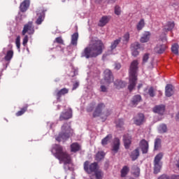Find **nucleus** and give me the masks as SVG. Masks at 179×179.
Wrapping results in <instances>:
<instances>
[{
  "label": "nucleus",
  "mask_w": 179,
  "mask_h": 179,
  "mask_svg": "<svg viewBox=\"0 0 179 179\" xmlns=\"http://www.w3.org/2000/svg\"><path fill=\"white\" fill-rule=\"evenodd\" d=\"M118 149H120V139L115 138L112 145V151L113 153H117V152H118Z\"/></svg>",
  "instance_id": "6ab92c4d"
},
{
  "label": "nucleus",
  "mask_w": 179,
  "mask_h": 179,
  "mask_svg": "<svg viewBox=\"0 0 179 179\" xmlns=\"http://www.w3.org/2000/svg\"><path fill=\"white\" fill-rule=\"evenodd\" d=\"M134 122L136 124V125H142V124L145 122V115H143L142 113L138 114L134 117Z\"/></svg>",
  "instance_id": "ddd939ff"
},
{
  "label": "nucleus",
  "mask_w": 179,
  "mask_h": 179,
  "mask_svg": "<svg viewBox=\"0 0 179 179\" xmlns=\"http://www.w3.org/2000/svg\"><path fill=\"white\" fill-rule=\"evenodd\" d=\"M52 153L59 160L60 164L64 163L65 170H69V164L71 163V156L62 150V147L55 145L52 148Z\"/></svg>",
  "instance_id": "f03ea898"
},
{
  "label": "nucleus",
  "mask_w": 179,
  "mask_h": 179,
  "mask_svg": "<svg viewBox=\"0 0 179 179\" xmlns=\"http://www.w3.org/2000/svg\"><path fill=\"white\" fill-rule=\"evenodd\" d=\"M158 179H170V178L167 175H162L160 177H159Z\"/></svg>",
  "instance_id": "864d4df0"
},
{
  "label": "nucleus",
  "mask_w": 179,
  "mask_h": 179,
  "mask_svg": "<svg viewBox=\"0 0 179 179\" xmlns=\"http://www.w3.org/2000/svg\"><path fill=\"white\" fill-rule=\"evenodd\" d=\"M149 59V54L146 53L144 55L143 57V62H148V60Z\"/></svg>",
  "instance_id": "3c124183"
},
{
  "label": "nucleus",
  "mask_w": 179,
  "mask_h": 179,
  "mask_svg": "<svg viewBox=\"0 0 179 179\" xmlns=\"http://www.w3.org/2000/svg\"><path fill=\"white\" fill-rule=\"evenodd\" d=\"M123 141L124 143V146L126 149H128L129 148V145H131V137L129 135H125L123 137Z\"/></svg>",
  "instance_id": "b1692460"
},
{
  "label": "nucleus",
  "mask_w": 179,
  "mask_h": 179,
  "mask_svg": "<svg viewBox=\"0 0 179 179\" xmlns=\"http://www.w3.org/2000/svg\"><path fill=\"white\" fill-rule=\"evenodd\" d=\"M103 48H104V44L101 40H93L90 42L89 46L85 48L81 57H85V58L97 57L103 52Z\"/></svg>",
  "instance_id": "f257e3e1"
},
{
  "label": "nucleus",
  "mask_w": 179,
  "mask_h": 179,
  "mask_svg": "<svg viewBox=\"0 0 179 179\" xmlns=\"http://www.w3.org/2000/svg\"><path fill=\"white\" fill-rule=\"evenodd\" d=\"M162 159H163V152H160L155 156L154 159L155 174H157L160 173V170H162V166H163V163L162 162Z\"/></svg>",
  "instance_id": "423d86ee"
},
{
  "label": "nucleus",
  "mask_w": 179,
  "mask_h": 179,
  "mask_svg": "<svg viewBox=\"0 0 179 179\" xmlns=\"http://www.w3.org/2000/svg\"><path fill=\"white\" fill-rule=\"evenodd\" d=\"M115 85L117 89H121L122 87H125V86H127V83L122 80H117L115 82Z\"/></svg>",
  "instance_id": "cd10ccee"
},
{
  "label": "nucleus",
  "mask_w": 179,
  "mask_h": 179,
  "mask_svg": "<svg viewBox=\"0 0 179 179\" xmlns=\"http://www.w3.org/2000/svg\"><path fill=\"white\" fill-rule=\"evenodd\" d=\"M0 78H1V75H0Z\"/></svg>",
  "instance_id": "680f3d73"
},
{
  "label": "nucleus",
  "mask_w": 179,
  "mask_h": 179,
  "mask_svg": "<svg viewBox=\"0 0 179 179\" xmlns=\"http://www.w3.org/2000/svg\"><path fill=\"white\" fill-rule=\"evenodd\" d=\"M103 73L104 78L103 80L101 81V85H110V83L114 82V77H113L111 71L106 69L104 71Z\"/></svg>",
  "instance_id": "6e6552de"
},
{
  "label": "nucleus",
  "mask_w": 179,
  "mask_h": 179,
  "mask_svg": "<svg viewBox=\"0 0 179 179\" xmlns=\"http://www.w3.org/2000/svg\"><path fill=\"white\" fill-rule=\"evenodd\" d=\"M160 41H162V43H166L167 41V38L166 37V34L162 35V36H160L159 38Z\"/></svg>",
  "instance_id": "8fccbe9b"
},
{
  "label": "nucleus",
  "mask_w": 179,
  "mask_h": 179,
  "mask_svg": "<svg viewBox=\"0 0 179 179\" xmlns=\"http://www.w3.org/2000/svg\"><path fill=\"white\" fill-rule=\"evenodd\" d=\"M133 174L135 177H139V174H141V169L137 166H134L133 168Z\"/></svg>",
  "instance_id": "ea45409f"
},
{
  "label": "nucleus",
  "mask_w": 179,
  "mask_h": 179,
  "mask_svg": "<svg viewBox=\"0 0 179 179\" xmlns=\"http://www.w3.org/2000/svg\"><path fill=\"white\" fill-rule=\"evenodd\" d=\"M28 42H29V36H27V35H26L24 37L23 42H22V45H24V47H26V45H27Z\"/></svg>",
  "instance_id": "49530a36"
},
{
  "label": "nucleus",
  "mask_w": 179,
  "mask_h": 179,
  "mask_svg": "<svg viewBox=\"0 0 179 179\" xmlns=\"http://www.w3.org/2000/svg\"><path fill=\"white\" fill-rule=\"evenodd\" d=\"M166 110V107L164 105L157 106L153 108L154 113L159 114V115H163L164 111Z\"/></svg>",
  "instance_id": "f3484780"
},
{
  "label": "nucleus",
  "mask_w": 179,
  "mask_h": 179,
  "mask_svg": "<svg viewBox=\"0 0 179 179\" xmlns=\"http://www.w3.org/2000/svg\"><path fill=\"white\" fill-rule=\"evenodd\" d=\"M120 173L121 177H127L128 173H129V167H128L127 166H123V168L120 171Z\"/></svg>",
  "instance_id": "c85d7f7f"
},
{
  "label": "nucleus",
  "mask_w": 179,
  "mask_h": 179,
  "mask_svg": "<svg viewBox=\"0 0 179 179\" xmlns=\"http://www.w3.org/2000/svg\"><path fill=\"white\" fill-rule=\"evenodd\" d=\"M169 179H179V175L173 174V175L169 176Z\"/></svg>",
  "instance_id": "603ef678"
},
{
  "label": "nucleus",
  "mask_w": 179,
  "mask_h": 179,
  "mask_svg": "<svg viewBox=\"0 0 179 179\" xmlns=\"http://www.w3.org/2000/svg\"><path fill=\"white\" fill-rule=\"evenodd\" d=\"M104 156H106V154L104 153V152L103 151L99 152L96 155V160L97 162H100V160H102V159H104Z\"/></svg>",
  "instance_id": "c9c22d12"
},
{
  "label": "nucleus",
  "mask_w": 179,
  "mask_h": 179,
  "mask_svg": "<svg viewBox=\"0 0 179 179\" xmlns=\"http://www.w3.org/2000/svg\"><path fill=\"white\" fill-rule=\"evenodd\" d=\"M109 54H113V52H110Z\"/></svg>",
  "instance_id": "052dcab7"
},
{
  "label": "nucleus",
  "mask_w": 179,
  "mask_h": 179,
  "mask_svg": "<svg viewBox=\"0 0 179 179\" xmlns=\"http://www.w3.org/2000/svg\"><path fill=\"white\" fill-rule=\"evenodd\" d=\"M174 22H167L166 24L164 26V31H166V33H167V31H171V30L174 29Z\"/></svg>",
  "instance_id": "aec40b11"
},
{
  "label": "nucleus",
  "mask_w": 179,
  "mask_h": 179,
  "mask_svg": "<svg viewBox=\"0 0 179 179\" xmlns=\"http://www.w3.org/2000/svg\"><path fill=\"white\" fill-rule=\"evenodd\" d=\"M142 86H143V84H142V83L138 84V90H139L142 87Z\"/></svg>",
  "instance_id": "4d7b16f0"
},
{
  "label": "nucleus",
  "mask_w": 179,
  "mask_h": 179,
  "mask_svg": "<svg viewBox=\"0 0 179 179\" xmlns=\"http://www.w3.org/2000/svg\"><path fill=\"white\" fill-rule=\"evenodd\" d=\"M131 54L134 57H138L139 55V50L141 48V45L138 42H135L133 44H131Z\"/></svg>",
  "instance_id": "f8f14e48"
},
{
  "label": "nucleus",
  "mask_w": 179,
  "mask_h": 179,
  "mask_svg": "<svg viewBox=\"0 0 179 179\" xmlns=\"http://www.w3.org/2000/svg\"><path fill=\"white\" fill-rule=\"evenodd\" d=\"M115 13L117 15H121V8H120V6H116L115 7Z\"/></svg>",
  "instance_id": "a18cd8bd"
},
{
  "label": "nucleus",
  "mask_w": 179,
  "mask_h": 179,
  "mask_svg": "<svg viewBox=\"0 0 179 179\" xmlns=\"http://www.w3.org/2000/svg\"><path fill=\"white\" fill-rule=\"evenodd\" d=\"M8 48L10 50L7 51L6 56L4 57V59L6 61H10V59H12V58H13V50H12V48H13V45H12V44H9L8 45Z\"/></svg>",
  "instance_id": "2eb2a0df"
},
{
  "label": "nucleus",
  "mask_w": 179,
  "mask_h": 179,
  "mask_svg": "<svg viewBox=\"0 0 179 179\" xmlns=\"http://www.w3.org/2000/svg\"><path fill=\"white\" fill-rule=\"evenodd\" d=\"M43 20H44V15H39L38 19L36 20V24H41Z\"/></svg>",
  "instance_id": "79ce46f5"
},
{
  "label": "nucleus",
  "mask_w": 179,
  "mask_h": 179,
  "mask_svg": "<svg viewBox=\"0 0 179 179\" xmlns=\"http://www.w3.org/2000/svg\"><path fill=\"white\" fill-rule=\"evenodd\" d=\"M161 146H162V139L156 138L155 141V150H159Z\"/></svg>",
  "instance_id": "f704fd0d"
},
{
  "label": "nucleus",
  "mask_w": 179,
  "mask_h": 179,
  "mask_svg": "<svg viewBox=\"0 0 179 179\" xmlns=\"http://www.w3.org/2000/svg\"><path fill=\"white\" fill-rule=\"evenodd\" d=\"M143 27H145V20L141 19L137 24L136 25V29L137 30L139 31L141 30H142V29H143Z\"/></svg>",
  "instance_id": "473e14b6"
},
{
  "label": "nucleus",
  "mask_w": 179,
  "mask_h": 179,
  "mask_svg": "<svg viewBox=\"0 0 179 179\" xmlns=\"http://www.w3.org/2000/svg\"><path fill=\"white\" fill-rule=\"evenodd\" d=\"M144 92L145 94H149L150 97H155V90H153V87H150L149 88H146Z\"/></svg>",
  "instance_id": "7c9ffc66"
},
{
  "label": "nucleus",
  "mask_w": 179,
  "mask_h": 179,
  "mask_svg": "<svg viewBox=\"0 0 179 179\" xmlns=\"http://www.w3.org/2000/svg\"><path fill=\"white\" fill-rule=\"evenodd\" d=\"M29 6H30V1L24 0L20 6V9L21 12H26L27 9H29Z\"/></svg>",
  "instance_id": "a211bd4d"
},
{
  "label": "nucleus",
  "mask_w": 179,
  "mask_h": 179,
  "mask_svg": "<svg viewBox=\"0 0 179 179\" xmlns=\"http://www.w3.org/2000/svg\"><path fill=\"white\" fill-rule=\"evenodd\" d=\"M120 43H121V38L116 39L113 42H112L110 45L111 51H113V50H115V48H117V46L118 45V44H120Z\"/></svg>",
  "instance_id": "c756f323"
},
{
  "label": "nucleus",
  "mask_w": 179,
  "mask_h": 179,
  "mask_svg": "<svg viewBox=\"0 0 179 179\" xmlns=\"http://www.w3.org/2000/svg\"><path fill=\"white\" fill-rule=\"evenodd\" d=\"M72 134H73V130L71 129V124L66 123L62 127V131L56 138V141H57V142L66 141Z\"/></svg>",
  "instance_id": "20e7f679"
},
{
  "label": "nucleus",
  "mask_w": 179,
  "mask_h": 179,
  "mask_svg": "<svg viewBox=\"0 0 179 179\" xmlns=\"http://www.w3.org/2000/svg\"><path fill=\"white\" fill-rule=\"evenodd\" d=\"M84 170L88 174L94 172L95 176L96 179H101L103 178V172L101 171H96L97 170V163L94 162L90 164V162H85L84 163Z\"/></svg>",
  "instance_id": "39448f33"
},
{
  "label": "nucleus",
  "mask_w": 179,
  "mask_h": 179,
  "mask_svg": "<svg viewBox=\"0 0 179 179\" xmlns=\"http://www.w3.org/2000/svg\"><path fill=\"white\" fill-rule=\"evenodd\" d=\"M79 87V83L76 82L74 85H73V90H75L76 88H78Z\"/></svg>",
  "instance_id": "5fc2aeb1"
},
{
  "label": "nucleus",
  "mask_w": 179,
  "mask_h": 179,
  "mask_svg": "<svg viewBox=\"0 0 179 179\" xmlns=\"http://www.w3.org/2000/svg\"><path fill=\"white\" fill-rule=\"evenodd\" d=\"M111 139H113V135L108 134L103 139H102L101 144L103 145V146L108 145V143H110V142H111Z\"/></svg>",
  "instance_id": "a878e982"
},
{
  "label": "nucleus",
  "mask_w": 179,
  "mask_h": 179,
  "mask_svg": "<svg viewBox=\"0 0 179 179\" xmlns=\"http://www.w3.org/2000/svg\"><path fill=\"white\" fill-rule=\"evenodd\" d=\"M15 44L19 52H20V36L16 38Z\"/></svg>",
  "instance_id": "a19ab883"
},
{
  "label": "nucleus",
  "mask_w": 179,
  "mask_h": 179,
  "mask_svg": "<svg viewBox=\"0 0 179 179\" xmlns=\"http://www.w3.org/2000/svg\"><path fill=\"white\" fill-rule=\"evenodd\" d=\"M165 94L166 97H171V96L174 94V87L170 84H168L166 86Z\"/></svg>",
  "instance_id": "dca6fc26"
},
{
  "label": "nucleus",
  "mask_w": 179,
  "mask_h": 179,
  "mask_svg": "<svg viewBox=\"0 0 179 179\" xmlns=\"http://www.w3.org/2000/svg\"><path fill=\"white\" fill-rule=\"evenodd\" d=\"M124 125V120L122 119L118 120L116 121V126L117 128H121Z\"/></svg>",
  "instance_id": "c03bdc74"
},
{
  "label": "nucleus",
  "mask_w": 179,
  "mask_h": 179,
  "mask_svg": "<svg viewBox=\"0 0 179 179\" xmlns=\"http://www.w3.org/2000/svg\"><path fill=\"white\" fill-rule=\"evenodd\" d=\"M69 90L66 88H63L60 91L57 93V97H61V96H64V94H66Z\"/></svg>",
  "instance_id": "4c0bfd02"
},
{
  "label": "nucleus",
  "mask_w": 179,
  "mask_h": 179,
  "mask_svg": "<svg viewBox=\"0 0 179 179\" xmlns=\"http://www.w3.org/2000/svg\"><path fill=\"white\" fill-rule=\"evenodd\" d=\"M158 132L159 134H166L167 132V126L164 124H160L158 127Z\"/></svg>",
  "instance_id": "2f4dec72"
},
{
  "label": "nucleus",
  "mask_w": 179,
  "mask_h": 179,
  "mask_svg": "<svg viewBox=\"0 0 179 179\" xmlns=\"http://www.w3.org/2000/svg\"><path fill=\"white\" fill-rule=\"evenodd\" d=\"M71 152H78L80 150V145L78 143H74L71 145Z\"/></svg>",
  "instance_id": "72a5a7b5"
},
{
  "label": "nucleus",
  "mask_w": 179,
  "mask_h": 179,
  "mask_svg": "<svg viewBox=\"0 0 179 179\" xmlns=\"http://www.w3.org/2000/svg\"><path fill=\"white\" fill-rule=\"evenodd\" d=\"M150 38V32L145 31L140 39L141 43H148Z\"/></svg>",
  "instance_id": "412c9836"
},
{
  "label": "nucleus",
  "mask_w": 179,
  "mask_h": 179,
  "mask_svg": "<svg viewBox=\"0 0 179 179\" xmlns=\"http://www.w3.org/2000/svg\"><path fill=\"white\" fill-rule=\"evenodd\" d=\"M92 110H93V108H87V111H92Z\"/></svg>",
  "instance_id": "13d9d810"
},
{
  "label": "nucleus",
  "mask_w": 179,
  "mask_h": 179,
  "mask_svg": "<svg viewBox=\"0 0 179 179\" xmlns=\"http://www.w3.org/2000/svg\"><path fill=\"white\" fill-rule=\"evenodd\" d=\"M108 22H110V18L107 16H103L99 20V26L103 27L106 26Z\"/></svg>",
  "instance_id": "4be33fe9"
},
{
  "label": "nucleus",
  "mask_w": 179,
  "mask_h": 179,
  "mask_svg": "<svg viewBox=\"0 0 179 179\" xmlns=\"http://www.w3.org/2000/svg\"><path fill=\"white\" fill-rule=\"evenodd\" d=\"M138 65L139 63L137 60L133 61L130 65L128 85L129 92H132L135 89L136 82H138Z\"/></svg>",
  "instance_id": "7ed1b4c3"
},
{
  "label": "nucleus",
  "mask_w": 179,
  "mask_h": 179,
  "mask_svg": "<svg viewBox=\"0 0 179 179\" xmlns=\"http://www.w3.org/2000/svg\"><path fill=\"white\" fill-rule=\"evenodd\" d=\"M26 110H27V106L23 108L22 109H21V110L18 111L16 113L17 117H20V115H23V114L26 113Z\"/></svg>",
  "instance_id": "37998d69"
},
{
  "label": "nucleus",
  "mask_w": 179,
  "mask_h": 179,
  "mask_svg": "<svg viewBox=\"0 0 179 179\" xmlns=\"http://www.w3.org/2000/svg\"><path fill=\"white\" fill-rule=\"evenodd\" d=\"M178 44L177 43H174L173 45H172L171 47V51L173 54H176V55H178Z\"/></svg>",
  "instance_id": "e433bc0d"
},
{
  "label": "nucleus",
  "mask_w": 179,
  "mask_h": 179,
  "mask_svg": "<svg viewBox=\"0 0 179 179\" xmlns=\"http://www.w3.org/2000/svg\"><path fill=\"white\" fill-rule=\"evenodd\" d=\"M26 33H28V34H33V33H34V27H33V22H29L28 24L24 26L22 36H24Z\"/></svg>",
  "instance_id": "1a4fd4ad"
},
{
  "label": "nucleus",
  "mask_w": 179,
  "mask_h": 179,
  "mask_svg": "<svg viewBox=\"0 0 179 179\" xmlns=\"http://www.w3.org/2000/svg\"><path fill=\"white\" fill-rule=\"evenodd\" d=\"M124 44H127L129 41V33H126L122 38Z\"/></svg>",
  "instance_id": "58836bf2"
},
{
  "label": "nucleus",
  "mask_w": 179,
  "mask_h": 179,
  "mask_svg": "<svg viewBox=\"0 0 179 179\" xmlns=\"http://www.w3.org/2000/svg\"><path fill=\"white\" fill-rule=\"evenodd\" d=\"M6 50V48H4V49H3V51H5Z\"/></svg>",
  "instance_id": "bf43d9fd"
},
{
  "label": "nucleus",
  "mask_w": 179,
  "mask_h": 179,
  "mask_svg": "<svg viewBox=\"0 0 179 179\" xmlns=\"http://www.w3.org/2000/svg\"><path fill=\"white\" fill-rule=\"evenodd\" d=\"M167 50V45H166V43H159L156 45L154 50L157 54H163Z\"/></svg>",
  "instance_id": "9b49d317"
},
{
  "label": "nucleus",
  "mask_w": 179,
  "mask_h": 179,
  "mask_svg": "<svg viewBox=\"0 0 179 179\" xmlns=\"http://www.w3.org/2000/svg\"><path fill=\"white\" fill-rule=\"evenodd\" d=\"M141 101H142V96H141L139 94H137L132 98L131 104L133 106H137V104L141 103Z\"/></svg>",
  "instance_id": "5701e85b"
},
{
  "label": "nucleus",
  "mask_w": 179,
  "mask_h": 179,
  "mask_svg": "<svg viewBox=\"0 0 179 179\" xmlns=\"http://www.w3.org/2000/svg\"><path fill=\"white\" fill-rule=\"evenodd\" d=\"M106 106L103 103H99L96 106L94 112V117H101V115H105L106 117H108L110 114H111V111L107 110L106 112H103Z\"/></svg>",
  "instance_id": "0eeeda50"
},
{
  "label": "nucleus",
  "mask_w": 179,
  "mask_h": 179,
  "mask_svg": "<svg viewBox=\"0 0 179 179\" xmlns=\"http://www.w3.org/2000/svg\"><path fill=\"white\" fill-rule=\"evenodd\" d=\"M72 117V109L69 108L66 110L62 112L60 115V121H64V120H69Z\"/></svg>",
  "instance_id": "9d476101"
},
{
  "label": "nucleus",
  "mask_w": 179,
  "mask_h": 179,
  "mask_svg": "<svg viewBox=\"0 0 179 179\" xmlns=\"http://www.w3.org/2000/svg\"><path fill=\"white\" fill-rule=\"evenodd\" d=\"M56 43H58V44H64V40H62V38L57 37L55 38Z\"/></svg>",
  "instance_id": "de8ad7c7"
},
{
  "label": "nucleus",
  "mask_w": 179,
  "mask_h": 179,
  "mask_svg": "<svg viewBox=\"0 0 179 179\" xmlns=\"http://www.w3.org/2000/svg\"><path fill=\"white\" fill-rule=\"evenodd\" d=\"M100 89H101V92H103V93L107 92L108 89H107V87H106V85H101L100 87Z\"/></svg>",
  "instance_id": "09e8293b"
},
{
  "label": "nucleus",
  "mask_w": 179,
  "mask_h": 179,
  "mask_svg": "<svg viewBox=\"0 0 179 179\" xmlns=\"http://www.w3.org/2000/svg\"><path fill=\"white\" fill-rule=\"evenodd\" d=\"M115 69H120L121 68V64H116L115 66Z\"/></svg>",
  "instance_id": "6e6d98bb"
},
{
  "label": "nucleus",
  "mask_w": 179,
  "mask_h": 179,
  "mask_svg": "<svg viewBox=\"0 0 179 179\" xmlns=\"http://www.w3.org/2000/svg\"><path fill=\"white\" fill-rule=\"evenodd\" d=\"M130 157L131 158V160L135 161L138 157H139V148H136L134 151L131 152L130 154Z\"/></svg>",
  "instance_id": "393cba45"
},
{
  "label": "nucleus",
  "mask_w": 179,
  "mask_h": 179,
  "mask_svg": "<svg viewBox=\"0 0 179 179\" xmlns=\"http://www.w3.org/2000/svg\"><path fill=\"white\" fill-rule=\"evenodd\" d=\"M78 38H79V34H78V32L74 33L71 36V45H78Z\"/></svg>",
  "instance_id": "bb28decb"
},
{
  "label": "nucleus",
  "mask_w": 179,
  "mask_h": 179,
  "mask_svg": "<svg viewBox=\"0 0 179 179\" xmlns=\"http://www.w3.org/2000/svg\"><path fill=\"white\" fill-rule=\"evenodd\" d=\"M139 146L143 152V153H148L149 150V143L145 139L141 141Z\"/></svg>",
  "instance_id": "4468645a"
}]
</instances>
